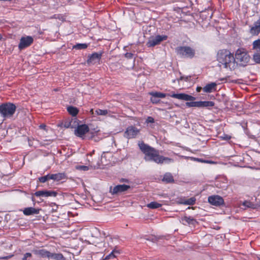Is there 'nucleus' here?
I'll use <instances>...</instances> for the list:
<instances>
[{"label": "nucleus", "instance_id": "44", "mask_svg": "<svg viewBox=\"0 0 260 260\" xmlns=\"http://www.w3.org/2000/svg\"><path fill=\"white\" fill-rule=\"evenodd\" d=\"M13 256V254H11V255H9L8 256H2V257H0V259H8L11 257H12Z\"/></svg>", "mask_w": 260, "mask_h": 260}, {"label": "nucleus", "instance_id": "36", "mask_svg": "<svg viewBox=\"0 0 260 260\" xmlns=\"http://www.w3.org/2000/svg\"><path fill=\"white\" fill-rule=\"evenodd\" d=\"M72 121L66 120L62 123V125L64 127L68 128H73L74 126L72 125Z\"/></svg>", "mask_w": 260, "mask_h": 260}, {"label": "nucleus", "instance_id": "28", "mask_svg": "<svg viewBox=\"0 0 260 260\" xmlns=\"http://www.w3.org/2000/svg\"><path fill=\"white\" fill-rule=\"evenodd\" d=\"M200 107H213L214 103L212 101H200Z\"/></svg>", "mask_w": 260, "mask_h": 260}, {"label": "nucleus", "instance_id": "16", "mask_svg": "<svg viewBox=\"0 0 260 260\" xmlns=\"http://www.w3.org/2000/svg\"><path fill=\"white\" fill-rule=\"evenodd\" d=\"M34 253L41 258H49L50 252L49 251L45 249H35L32 251Z\"/></svg>", "mask_w": 260, "mask_h": 260}, {"label": "nucleus", "instance_id": "3", "mask_svg": "<svg viewBox=\"0 0 260 260\" xmlns=\"http://www.w3.org/2000/svg\"><path fill=\"white\" fill-rule=\"evenodd\" d=\"M16 106L11 103L0 105V115L5 118L12 117L16 111Z\"/></svg>", "mask_w": 260, "mask_h": 260}, {"label": "nucleus", "instance_id": "4", "mask_svg": "<svg viewBox=\"0 0 260 260\" xmlns=\"http://www.w3.org/2000/svg\"><path fill=\"white\" fill-rule=\"evenodd\" d=\"M235 59L242 66H245L249 62L250 57L247 50L243 48L237 50L235 53Z\"/></svg>", "mask_w": 260, "mask_h": 260}, {"label": "nucleus", "instance_id": "18", "mask_svg": "<svg viewBox=\"0 0 260 260\" xmlns=\"http://www.w3.org/2000/svg\"><path fill=\"white\" fill-rule=\"evenodd\" d=\"M67 178L64 173H58L57 174H50V178L55 181H59Z\"/></svg>", "mask_w": 260, "mask_h": 260}, {"label": "nucleus", "instance_id": "24", "mask_svg": "<svg viewBox=\"0 0 260 260\" xmlns=\"http://www.w3.org/2000/svg\"><path fill=\"white\" fill-rule=\"evenodd\" d=\"M108 111L107 110H101V109H97L95 111L94 113L93 110L91 109L90 110V112L92 114H96L97 115H102L105 116L108 114Z\"/></svg>", "mask_w": 260, "mask_h": 260}, {"label": "nucleus", "instance_id": "50", "mask_svg": "<svg viewBox=\"0 0 260 260\" xmlns=\"http://www.w3.org/2000/svg\"><path fill=\"white\" fill-rule=\"evenodd\" d=\"M2 35L0 34V40H2Z\"/></svg>", "mask_w": 260, "mask_h": 260}, {"label": "nucleus", "instance_id": "15", "mask_svg": "<svg viewBox=\"0 0 260 260\" xmlns=\"http://www.w3.org/2000/svg\"><path fill=\"white\" fill-rule=\"evenodd\" d=\"M249 32L252 35H258L260 33V17L251 27Z\"/></svg>", "mask_w": 260, "mask_h": 260}, {"label": "nucleus", "instance_id": "23", "mask_svg": "<svg viewBox=\"0 0 260 260\" xmlns=\"http://www.w3.org/2000/svg\"><path fill=\"white\" fill-rule=\"evenodd\" d=\"M162 181L166 183H173L174 182V179L171 173H167L164 175Z\"/></svg>", "mask_w": 260, "mask_h": 260}, {"label": "nucleus", "instance_id": "38", "mask_svg": "<svg viewBox=\"0 0 260 260\" xmlns=\"http://www.w3.org/2000/svg\"><path fill=\"white\" fill-rule=\"evenodd\" d=\"M77 170H81L83 171H86L89 170V167L86 166H77L76 167Z\"/></svg>", "mask_w": 260, "mask_h": 260}, {"label": "nucleus", "instance_id": "30", "mask_svg": "<svg viewBox=\"0 0 260 260\" xmlns=\"http://www.w3.org/2000/svg\"><path fill=\"white\" fill-rule=\"evenodd\" d=\"M162 205L156 202H152L147 204V206L150 209H156L161 207Z\"/></svg>", "mask_w": 260, "mask_h": 260}, {"label": "nucleus", "instance_id": "45", "mask_svg": "<svg viewBox=\"0 0 260 260\" xmlns=\"http://www.w3.org/2000/svg\"><path fill=\"white\" fill-rule=\"evenodd\" d=\"M189 78H190V76H186V77L181 76L180 78V80H184L185 81H187Z\"/></svg>", "mask_w": 260, "mask_h": 260}, {"label": "nucleus", "instance_id": "12", "mask_svg": "<svg viewBox=\"0 0 260 260\" xmlns=\"http://www.w3.org/2000/svg\"><path fill=\"white\" fill-rule=\"evenodd\" d=\"M102 53L95 52L88 56V59L87 60V63L89 65L94 64L99 62L101 58Z\"/></svg>", "mask_w": 260, "mask_h": 260}, {"label": "nucleus", "instance_id": "13", "mask_svg": "<svg viewBox=\"0 0 260 260\" xmlns=\"http://www.w3.org/2000/svg\"><path fill=\"white\" fill-rule=\"evenodd\" d=\"M57 192L55 191L47 190L37 191L34 193V195L37 197H55L57 196Z\"/></svg>", "mask_w": 260, "mask_h": 260}, {"label": "nucleus", "instance_id": "37", "mask_svg": "<svg viewBox=\"0 0 260 260\" xmlns=\"http://www.w3.org/2000/svg\"><path fill=\"white\" fill-rule=\"evenodd\" d=\"M187 102L186 103L187 105L189 107H200V101L199 102Z\"/></svg>", "mask_w": 260, "mask_h": 260}, {"label": "nucleus", "instance_id": "25", "mask_svg": "<svg viewBox=\"0 0 260 260\" xmlns=\"http://www.w3.org/2000/svg\"><path fill=\"white\" fill-rule=\"evenodd\" d=\"M68 112L72 115L73 116H75L78 113L79 110L78 109L74 107L73 106H69L67 108Z\"/></svg>", "mask_w": 260, "mask_h": 260}, {"label": "nucleus", "instance_id": "20", "mask_svg": "<svg viewBox=\"0 0 260 260\" xmlns=\"http://www.w3.org/2000/svg\"><path fill=\"white\" fill-rule=\"evenodd\" d=\"M216 83L212 82L207 84L203 88L205 92L210 93L216 90Z\"/></svg>", "mask_w": 260, "mask_h": 260}, {"label": "nucleus", "instance_id": "11", "mask_svg": "<svg viewBox=\"0 0 260 260\" xmlns=\"http://www.w3.org/2000/svg\"><path fill=\"white\" fill-rule=\"evenodd\" d=\"M129 188H130L129 185L121 184L114 186L113 189L111 187L110 191L112 194H115L125 191Z\"/></svg>", "mask_w": 260, "mask_h": 260}, {"label": "nucleus", "instance_id": "8", "mask_svg": "<svg viewBox=\"0 0 260 260\" xmlns=\"http://www.w3.org/2000/svg\"><path fill=\"white\" fill-rule=\"evenodd\" d=\"M34 41L33 38L30 36L22 37L20 40L18 48L20 50L23 49L29 46Z\"/></svg>", "mask_w": 260, "mask_h": 260}, {"label": "nucleus", "instance_id": "29", "mask_svg": "<svg viewBox=\"0 0 260 260\" xmlns=\"http://www.w3.org/2000/svg\"><path fill=\"white\" fill-rule=\"evenodd\" d=\"M242 205L245 207V208H250L252 209H255L257 207V205L256 204H254L252 202L247 201H244L242 203Z\"/></svg>", "mask_w": 260, "mask_h": 260}, {"label": "nucleus", "instance_id": "40", "mask_svg": "<svg viewBox=\"0 0 260 260\" xmlns=\"http://www.w3.org/2000/svg\"><path fill=\"white\" fill-rule=\"evenodd\" d=\"M220 138H221L222 140H229L230 139H231V137L228 135L224 134L223 136H220Z\"/></svg>", "mask_w": 260, "mask_h": 260}, {"label": "nucleus", "instance_id": "31", "mask_svg": "<svg viewBox=\"0 0 260 260\" xmlns=\"http://www.w3.org/2000/svg\"><path fill=\"white\" fill-rule=\"evenodd\" d=\"M88 47V45L86 43L77 44L73 46V48L76 49H85Z\"/></svg>", "mask_w": 260, "mask_h": 260}, {"label": "nucleus", "instance_id": "27", "mask_svg": "<svg viewBox=\"0 0 260 260\" xmlns=\"http://www.w3.org/2000/svg\"><path fill=\"white\" fill-rule=\"evenodd\" d=\"M160 162H159V164H162L164 162L167 163V164H170V163L174 162L173 159H172L171 158L168 157H165L162 155L160 156Z\"/></svg>", "mask_w": 260, "mask_h": 260}, {"label": "nucleus", "instance_id": "21", "mask_svg": "<svg viewBox=\"0 0 260 260\" xmlns=\"http://www.w3.org/2000/svg\"><path fill=\"white\" fill-rule=\"evenodd\" d=\"M182 220L184 224L187 223L189 225H195L196 224L198 223L197 220L190 216H184L182 218Z\"/></svg>", "mask_w": 260, "mask_h": 260}, {"label": "nucleus", "instance_id": "47", "mask_svg": "<svg viewBox=\"0 0 260 260\" xmlns=\"http://www.w3.org/2000/svg\"><path fill=\"white\" fill-rule=\"evenodd\" d=\"M40 127L42 129H45L46 127V125L42 124L40 125Z\"/></svg>", "mask_w": 260, "mask_h": 260}, {"label": "nucleus", "instance_id": "26", "mask_svg": "<svg viewBox=\"0 0 260 260\" xmlns=\"http://www.w3.org/2000/svg\"><path fill=\"white\" fill-rule=\"evenodd\" d=\"M252 49L257 52H260V39H257L253 42Z\"/></svg>", "mask_w": 260, "mask_h": 260}, {"label": "nucleus", "instance_id": "33", "mask_svg": "<svg viewBox=\"0 0 260 260\" xmlns=\"http://www.w3.org/2000/svg\"><path fill=\"white\" fill-rule=\"evenodd\" d=\"M253 60L256 63H260V52H255L253 55Z\"/></svg>", "mask_w": 260, "mask_h": 260}, {"label": "nucleus", "instance_id": "1", "mask_svg": "<svg viewBox=\"0 0 260 260\" xmlns=\"http://www.w3.org/2000/svg\"><path fill=\"white\" fill-rule=\"evenodd\" d=\"M217 60L220 66H223L224 68L232 70L235 68V59L234 55L228 49H221L218 51Z\"/></svg>", "mask_w": 260, "mask_h": 260}, {"label": "nucleus", "instance_id": "39", "mask_svg": "<svg viewBox=\"0 0 260 260\" xmlns=\"http://www.w3.org/2000/svg\"><path fill=\"white\" fill-rule=\"evenodd\" d=\"M32 256V255L29 252H27L26 253L24 254V256H23V257L22 258V260H28L27 259L28 258H30Z\"/></svg>", "mask_w": 260, "mask_h": 260}, {"label": "nucleus", "instance_id": "17", "mask_svg": "<svg viewBox=\"0 0 260 260\" xmlns=\"http://www.w3.org/2000/svg\"><path fill=\"white\" fill-rule=\"evenodd\" d=\"M40 210V209H36L33 207H27L24 209L23 213L25 215L29 216L39 214Z\"/></svg>", "mask_w": 260, "mask_h": 260}, {"label": "nucleus", "instance_id": "32", "mask_svg": "<svg viewBox=\"0 0 260 260\" xmlns=\"http://www.w3.org/2000/svg\"><path fill=\"white\" fill-rule=\"evenodd\" d=\"M150 94L153 96H155L157 98H165L166 96L165 93L159 92H151Z\"/></svg>", "mask_w": 260, "mask_h": 260}, {"label": "nucleus", "instance_id": "6", "mask_svg": "<svg viewBox=\"0 0 260 260\" xmlns=\"http://www.w3.org/2000/svg\"><path fill=\"white\" fill-rule=\"evenodd\" d=\"M167 39V36L157 35L155 37H150L147 43V46L148 47H154L159 44L164 40Z\"/></svg>", "mask_w": 260, "mask_h": 260}, {"label": "nucleus", "instance_id": "43", "mask_svg": "<svg viewBox=\"0 0 260 260\" xmlns=\"http://www.w3.org/2000/svg\"><path fill=\"white\" fill-rule=\"evenodd\" d=\"M154 122L153 118L151 117H148L146 119L147 123H153Z\"/></svg>", "mask_w": 260, "mask_h": 260}, {"label": "nucleus", "instance_id": "46", "mask_svg": "<svg viewBox=\"0 0 260 260\" xmlns=\"http://www.w3.org/2000/svg\"><path fill=\"white\" fill-rule=\"evenodd\" d=\"M109 154V153H106L105 152H104L103 153V154H102V156H101V159H102V162H103V159L104 158H106V155ZM109 154H111L110 153H109Z\"/></svg>", "mask_w": 260, "mask_h": 260}, {"label": "nucleus", "instance_id": "19", "mask_svg": "<svg viewBox=\"0 0 260 260\" xmlns=\"http://www.w3.org/2000/svg\"><path fill=\"white\" fill-rule=\"evenodd\" d=\"M196 201V199L194 197H191L188 199L180 198L178 201V203L180 204L193 205L195 204Z\"/></svg>", "mask_w": 260, "mask_h": 260}, {"label": "nucleus", "instance_id": "49", "mask_svg": "<svg viewBox=\"0 0 260 260\" xmlns=\"http://www.w3.org/2000/svg\"><path fill=\"white\" fill-rule=\"evenodd\" d=\"M106 239L107 240H108V239H111H111H112V238H111L110 237H107L106 238Z\"/></svg>", "mask_w": 260, "mask_h": 260}, {"label": "nucleus", "instance_id": "2", "mask_svg": "<svg viewBox=\"0 0 260 260\" xmlns=\"http://www.w3.org/2000/svg\"><path fill=\"white\" fill-rule=\"evenodd\" d=\"M141 151L145 154L144 159L147 161H152L159 164L160 155L159 151L143 142L139 144Z\"/></svg>", "mask_w": 260, "mask_h": 260}, {"label": "nucleus", "instance_id": "5", "mask_svg": "<svg viewBox=\"0 0 260 260\" xmlns=\"http://www.w3.org/2000/svg\"><path fill=\"white\" fill-rule=\"evenodd\" d=\"M177 55L181 57L192 58L195 55V50L189 46H178L175 48Z\"/></svg>", "mask_w": 260, "mask_h": 260}, {"label": "nucleus", "instance_id": "9", "mask_svg": "<svg viewBox=\"0 0 260 260\" xmlns=\"http://www.w3.org/2000/svg\"><path fill=\"white\" fill-rule=\"evenodd\" d=\"M208 202L215 206H219L224 204L223 198L218 195L211 196L208 197Z\"/></svg>", "mask_w": 260, "mask_h": 260}, {"label": "nucleus", "instance_id": "14", "mask_svg": "<svg viewBox=\"0 0 260 260\" xmlns=\"http://www.w3.org/2000/svg\"><path fill=\"white\" fill-rule=\"evenodd\" d=\"M171 97L183 101H193L195 98L190 95L185 93H174L171 95Z\"/></svg>", "mask_w": 260, "mask_h": 260}, {"label": "nucleus", "instance_id": "41", "mask_svg": "<svg viewBox=\"0 0 260 260\" xmlns=\"http://www.w3.org/2000/svg\"><path fill=\"white\" fill-rule=\"evenodd\" d=\"M124 56L128 59H131L133 57L134 54L130 52H127L124 54Z\"/></svg>", "mask_w": 260, "mask_h": 260}, {"label": "nucleus", "instance_id": "48", "mask_svg": "<svg viewBox=\"0 0 260 260\" xmlns=\"http://www.w3.org/2000/svg\"><path fill=\"white\" fill-rule=\"evenodd\" d=\"M202 87H198L197 88V92H200V91H201V90H202Z\"/></svg>", "mask_w": 260, "mask_h": 260}, {"label": "nucleus", "instance_id": "42", "mask_svg": "<svg viewBox=\"0 0 260 260\" xmlns=\"http://www.w3.org/2000/svg\"><path fill=\"white\" fill-rule=\"evenodd\" d=\"M151 101L154 104H156L159 102V100H157L156 97L152 96L151 98Z\"/></svg>", "mask_w": 260, "mask_h": 260}, {"label": "nucleus", "instance_id": "10", "mask_svg": "<svg viewBox=\"0 0 260 260\" xmlns=\"http://www.w3.org/2000/svg\"><path fill=\"white\" fill-rule=\"evenodd\" d=\"M89 127L86 124L78 125L75 130V135L79 137L83 138L84 135L89 131Z\"/></svg>", "mask_w": 260, "mask_h": 260}, {"label": "nucleus", "instance_id": "22", "mask_svg": "<svg viewBox=\"0 0 260 260\" xmlns=\"http://www.w3.org/2000/svg\"><path fill=\"white\" fill-rule=\"evenodd\" d=\"M49 258L54 260H66L65 257L60 253H52L50 252Z\"/></svg>", "mask_w": 260, "mask_h": 260}, {"label": "nucleus", "instance_id": "7", "mask_svg": "<svg viewBox=\"0 0 260 260\" xmlns=\"http://www.w3.org/2000/svg\"><path fill=\"white\" fill-rule=\"evenodd\" d=\"M140 130L137 128L133 126H128L124 132V137L127 139H133L139 134Z\"/></svg>", "mask_w": 260, "mask_h": 260}, {"label": "nucleus", "instance_id": "34", "mask_svg": "<svg viewBox=\"0 0 260 260\" xmlns=\"http://www.w3.org/2000/svg\"><path fill=\"white\" fill-rule=\"evenodd\" d=\"M50 174H48L47 175L41 177L39 178V180L41 183H45L47 180L51 179L50 178Z\"/></svg>", "mask_w": 260, "mask_h": 260}, {"label": "nucleus", "instance_id": "35", "mask_svg": "<svg viewBox=\"0 0 260 260\" xmlns=\"http://www.w3.org/2000/svg\"><path fill=\"white\" fill-rule=\"evenodd\" d=\"M119 253L118 251L113 250L109 254H108L105 258L106 259H109L115 257L116 254Z\"/></svg>", "mask_w": 260, "mask_h": 260}, {"label": "nucleus", "instance_id": "51", "mask_svg": "<svg viewBox=\"0 0 260 260\" xmlns=\"http://www.w3.org/2000/svg\"><path fill=\"white\" fill-rule=\"evenodd\" d=\"M258 258L260 259V257H258Z\"/></svg>", "mask_w": 260, "mask_h": 260}]
</instances>
